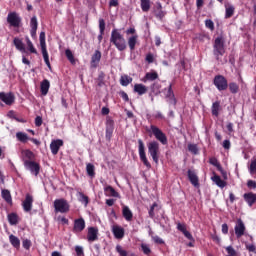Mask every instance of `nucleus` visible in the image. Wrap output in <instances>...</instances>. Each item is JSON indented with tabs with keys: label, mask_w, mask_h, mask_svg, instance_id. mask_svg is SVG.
<instances>
[{
	"label": "nucleus",
	"mask_w": 256,
	"mask_h": 256,
	"mask_svg": "<svg viewBox=\"0 0 256 256\" xmlns=\"http://www.w3.org/2000/svg\"><path fill=\"white\" fill-rule=\"evenodd\" d=\"M249 171L250 174L254 175L256 177V158L251 161L250 166H249Z\"/></svg>",
	"instance_id": "obj_45"
},
{
	"label": "nucleus",
	"mask_w": 256,
	"mask_h": 256,
	"mask_svg": "<svg viewBox=\"0 0 256 256\" xmlns=\"http://www.w3.org/2000/svg\"><path fill=\"white\" fill-rule=\"evenodd\" d=\"M99 29L100 33L104 35L105 33V20L104 19H99Z\"/></svg>",
	"instance_id": "obj_53"
},
{
	"label": "nucleus",
	"mask_w": 256,
	"mask_h": 256,
	"mask_svg": "<svg viewBox=\"0 0 256 256\" xmlns=\"http://www.w3.org/2000/svg\"><path fill=\"white\" fill-rule=\"evenodd\" d=\"M229 89H230V92L231 93H238L239 92V85H237V83H235V82H231L230 84H229Z\"/></svg>",
	"instance_id": "obj_46"
},
{
	"label": "nucleus",
	"mask_w": 256,
	"mask_h": 256,
	"mask_svg": "<svg viewBox=\"0 0 256 256\" xmlns=\"http://www.w3.org/2000/svg\"><path fill=\"white\" fill-rule=\"evenodd\" d=\"M21 21V16H19L17 12H10L7 16V23L9 24V27L19 29V27H21Z\"/></svg>",
	"instance_id": "obj_7"
},
{
	"label": "nucleus",
	"mask_w": 256,
	"mask_h": 256,
	"mask_svg": "<svg viewBox=\"0 0 256 256\" xmlns=\"http://www.w3.org/2000/svg\"><path fill=\"white\" fill-rule=\"evenodd\" d=\"M141 9L144 13H147L151 9V0H140Z\"/></svg>",
	"instance_id": "obj_36"
},
{
	"label": "nucleus",
	"mask_w": 256,
	"mask_h": 256,
	"mask_svg": "<svg viewBox=\"0 0 256 256\" xmlns=\"http://www.w3.org/2000/svg\"><path fill=\"white\" fill-rule=\"evenodd\" d=\"M137 39H138L137 35H134L128 39V45L131 51L135 50V45H137Z\"/></svg>",
	"instance_id": "obj_40"
},
{
	"label": "nucleus",
	"mask_w": 256,
	"mask_h": 256,
	"mask_svg": "<svg viewBox=\"0 0 256 256\" xmlns=\"http://www.w3.org/2000/svg\"><path fill=\"white\" fill-rule=\"evenodd\" d=\"M205 25L207 29H210V31H213L215 29V24L212 22V20H206Z\"/></svg>",
	"instance_id": "obj_54"
},
{
	"label": "nucleus",
	"mask_w": 256,
	"mask_h": 256,
	"mask_svg": "<svg viewBox=\"0 0 256 256\" xmlns=\"http://www.w3.org/2000/svg\"><path fill=\"white\" fill-rule=\"evenodd\" d=\"M158 207V205H157V203H154L151 207H150V210H149V217L151 218V219H153V217H155V208H157Z\"/></svg>",
	"instance_id": "obj_52"
},
{
	"label": "nucleus",
	"mask_w": 256,
	"mask_h": 256,
	"mask_svg": "<svg viewBox=\"0 0 256 256\" xmlns=\"http://www.w3.org/2000/svg\"><path fill=\"white\" fill-rule=\"evenodd\" d=\"M85 229V220L83 218L76 219L74 221V233H81Z\"/></svg>",
	"instance_id": "obj_18"
},
{
	"label": "nucleus",
	"mask_w": 256,
	"mask_h": 256,
	"mask_svg": "<svg viewBox=\"0 0 256 256\" xmlns=\"http://www.w3.org/2000/svg\"><path fill=\"white\" fill-rule=\"evenodd\" d=\"M222 233H224V235L229 233V226L227 224H222Z\"/></svg>",
	"instance_id": "obj_63"
},
{
	"label": "nucleus",
	"mask_w": 256,
	"mask_h": 256,
	"mask_svg": "<svg viewBox=\"0 0 256 256\" xmlns=\"http://www.w3.org/2000/svg\"><path fill=\"white\" fill-rule=\"evenodd\" d=\"M99 230L95 227H90L88 229V235H87V240L90 243H93V241H97V239H99Z\"/></svg>",
	"instance_id": "obj_17"
},
{
	"label": "nucleus",
	"mask_w": 256,
	"mask_h": 256,
	"mask_svg": "<svg viewBox=\"0 0 256 256\" xmlns=\"http://www.w3.org/2000/svg\"><path fill=\"white\" fill-rule=\"evenodd\" d=\"M76 255L77 256H83L85 253L83 252V246H76L75 247Z\"/></svg>",
	"instance_id": "obj_55"
},
{
	"label": "nucleus",
	"mask_w": 256,
	"mask_h": 256,
	"mask_svg": "<svg viewBox=\"0 0 256 256\" xmlns=\"http://www.w3.org/2000/svg\"><path fill=\"white\" fill-rule=\"evenodd\" d=\"M110 43L118 49V51H125L127 49V41L118 29H113L111 32Z\"/></svg>",
	"instance_id": "obj_1"
},
{
	"label": "nucleus",
	"mask_w": 256,
	"mask_h": 256,
	"mask_svg": "<svg viewBox=\"0 0 256 256\" xmlns=\"http://www.w3.org/2000/svg\"><path fill=\"white\" fill-rule=\"evenodd\" d=\"M61 147H63V140H61V139L53 140L50 144V150H51L52 155H57V153H59V149H61Z\"/></svg>",
	"instance_id": "obj_15"
},
{
	"label": "nucleus",
	"mask_w": 256,
	"mask_h": 256,
	"mask_svg": "<svg viewBox=\"0 0 256 256\" xmlns=\"http://www.w3.org/2000/svg\"><path fill=\"white\" fill-rule=\"evenodd\" d=\"M24 167L25 169H27V171H30L32 175H35V177H37V175H39V172L41 171V166L39 165V163L31 160H26L24 162Z\"/></svg>",
	"instance_id": "obj_9"
},
{
	"label": "nucleus",
	"mask_w": 256,
	"mask_h": 256,
	"mask_svg": "<svg viewBox=\"0 0 256 256\" xmlns=\"http://www.w3.org/2000/svg\"><path fill=\"white\" fill-rule=\"evenodd\" d=\"M22 206H23V210L26 213H29V211L33 209V196H31L30 194H27L25 197V200L22 203Z\"/></svg>",
	"instance_id": "obj_16"
},
{
	"label": "nucleus",
	"mask_w": 256,
	"mask_h": 256,
	"mask_svg": "<svg viewBox=\"0 0 256 256\" xmlns=\"http://www.w3.org/2000/svg\"><path fill=\"white\" fill-rule=\"evenodd\" d=\"M116 251L119 253L120 256H127V251L123 249V246L117 245L116 246Z\"/></svg>",
	"instance_id": "obj_49"
},
{
	"label": "nucleus",
	"mask_w": 256,
	"mask_h": 256,
	"mask_svg": "<svg viewBox=\"0 0 256 256\" xmlns=\"http://www.w3.org/2000/svg\"><path fill=\"white\" fill-rule=\"evenodd\" d=\"M8 221H9L10 225H17V223H18L17 214H15V213L9 214Z\"/></svg>",
	"instance_id": "obj_44"
},
{
	"label": "nucleus",
	"mask_w": 256,
	"mask_h": 256,
	"mask_svg": "<svg viewBox=\"0 0 256 256\" xmlns=\"http://www.w3.org/2000/svg\"><path fill=\"white\" fill-rule=\"evenodd\" d=\"M35 125L36 127H41V125H43V118L41 116L35 118Z\"/></svg>",
	"instance_id": "obj_58"
},
{
	"label": "nucleus",
	"mask_w": 256,
	"mask_h": 256,
	"mask_svg": "<svg viewBox=\"0 0 256 256\" xmlns=\"http://www.w3.org/2000/svg\"><path fill=\"white\" fill-rule=\"evenodd\" d=\"M188 179L194 187H199V177L195 170H188Z\"/></svg>",
	"instance_id": "obj_20"
},
{
	"label": "nucleus",
	"mask_w": 256,
	"mask_h": 256,
	"mask_svg": "<svg viewBox=\"0 0 256 256\" xmlns=\"http://www.w3.org/2000/svg\"><path fill=\"white\" fill-rule=\"evenodd\" d=\"M211 111L214 117H219V112L221 111V102L220 101L214 102L212 104Z\"/></svg>",
	"instance_id": "obj_27"
},
{
	"label": "nucleus",
	"mask_w": 256,
	"mask_h": 256,
	"mask_svg": "<svg viewBox=\"0 0 256 256\" xmlns=\"http://www.w3.org/2000/svg\"><path fill=\"white\" fill-rule=\"evenodd\" d=\"M138 151H139V157L142 163H144L145 167L148 169H151V163H149V160L147 159V155L145 154V144L143 143V140H138Z\"/></svg>",
	"instance_id": "obj_8"
},
{
	"label": "nucleus",
	"mask_w": 256,
	"mask_h": 256,
	"mask_svg": "<svg viewBox=\"0 0 256 256\" xmlns=\"http://www.w3.org/2000/svg\"><path fill=\"white\" fill-rule=\"evenodd\" d=\"M148 153L152 157L154 163H159V142L152 141L148 143Z\"/></svg>",
	"instance_id": "obj_6"
},
{
	"label": "nucleus",
	"mask_w": 256,
	"mask_h": 256,
	"mask_svg": "<svg viewBox=\"0 0 256 256\" xmlns=\"http://www.w3.org/2000/svg\"><path fill=\"white\" fill-rule=\"evenodd\" d=\"M25 39L30 53H34V55H37V49H35V46H33V42H31V39H29L28 36H26Z\"/></svg>",
	"instance_id": "obj_41"
},
{
	"label": "nucleus",
	"mask_w": 256,
	"mask_h": 256,
	"mask_svg": "<svg viewBox=\"0 0 256 256\" xmlns=\"http://www.w3.org/2000/svg\"><path fill=\"white\" fill-rule=\"evenodd\" d=\"M104 193L106 197H116V199H121V194H119V192H116L115 188H113L112 186L108 185L104 187Z\"/></svg>",
	"instance_id": "obj_19"
},
{
	"label": "nucleus",
	"mask_w": 256,
	"mask_h": 256,
	"mask_svg": "<svg viewBox=\"0 0 256 256\" xmlns=\"http://www.w3.org/2000/svg\"><path fill=\"white\" fill-rule=\"evenodd\" d=\"M141 249L144 255H149L151 253V248L147 244H141Z\"/></svg>",
	"instance_id": "obj_50"
},
{
	"label": "nucleus",
	"mask_w": 256,
	"mask_h": 256,
	"mask_svg": "<svg viewBox=\"0 0 256 256\" xmlns=\"http://www.w3.org/2000/svg\"><path fill=\"white\" fill-rule=\"evenodd\" d=\"M13 44L15 45L16 49L20 51L21 53H25V44H23V41L19 38H14Z\"/></svg>",
	"instance_id": "obj_28"
},
{
	"label": "nucleus",
	"mask_w": 256,
	"mask_h": 256,
	"mask_svg": "<svg viewBox=\"0 0 256 256\" xmlns=\"http://www.w3.org/2000/svg\"><path fill=\"white\" fill-rule=\"evenodd\" d=\"M244 200L248 203L249 207H253L254 203H256V194L253 192L245 193Z\"/></svg>",
	"instance_id": "obj_22"
},
{
	"label": "nucleus",
	"mask_w": 256,
	"mask_h": 256,
	"mask_svg": "<svg viewBox=\"0 0 256 256\" xmlns=\"http://www.w3.org/2000/svg\"><path fill=\"white\" fill-rule=\"evenodd\" d=\"M16 139H18V141H20V143H27V141H29V136L27 135V133L17 132Z\"/></svg>",
	"instance_id": "obj_34"
},
{
	"label": "nucleus",
	"mask_w": 256,
	"mask_h": 256,
	"mask_svg": "<svg viewBox=\"0 0 256 256\" xmlns=\"http://www.w3.org/2000/svg\"><path fill=\"white\" fill-rule=\"evenodd\" d=\"M147 131L148 133L153 134L155 139H157V141H160L162 145H167V135H165V133H163V131L159 129V127L151 125L150 129H147Z\"/></svg>",
	"instance_id": "obj_3"
},
{
	"label": "nucleus",
	"mask_w": 256,
	"mask_h": 256,
	"mask_svg": "<svg viewBox=\"0 0 256 256\" xmlns=\"http://www.w3.org/2000/svg\"><path fill=\"white\" fill-rule=\"evenodd\" d=\"M246 249L250 251V253H255L256 247L253 244H246Z\"/></svg>",
	"instance_id": "obj_59"
},
{
	"label": "nucleus",
	"mask_w": 256,
	"mask_h": 256,
	"mask_svg": "<svg viewBox=\"0 0 256 256\" xmlns=\"http://www.w3.org/2000/svg\"><path fill=\"white\" fill-rule=\"evenodd\" d=\"M54 209L55 213H69V202L63 198L56 199L54 201Z\"/></svg>",
	"instance_id": "obj_5"
},
{
	"label": "nucleus",
	"mask_w": 256,
	"mask_h": 256,
	"mask_svg": "<svg viewBox=\"0 0 256 256\" xmlns=\"http://www.w3.org/2000/svg\"><path fill=\"white\" fill-rule=\"evenodd\" d=\"M248 189H256V181L255 180H248L247 181Z\"/></svg>",
	"instance_id": "obj_57"
},
{
	"label": "nucleus",
	"mask_w": 256,
	"mask_h": 256,
	"mask_svg": "<svg viewBox=\"0 0 256 256\" xmlns=\"http://www.w3.org/2000/svg\"><path fill=\"white\" fill-rule=\"evenodd\" d=\"M22 246L24 247V249H31V240L29 239L23 240Z\"/></svg>",
	"instance_id": "obj_56"
},
{
	"label": "nucleus",
	"mask_w": 256,
	"mask_h": 256,
	"mask_svg": "<svg viewBox=\"0 0 256 256\" xmlns=\"http://www.w3.org/2000/svg\"><path fill=\"white\" fill-rule=\"evenodd\" d=\"M214 85L218 89V91H225V89L229 87L227 79L222 75H218L214 78Z\"/></svg>",
	"instance_id": "obj_11"
},
{
	"label": "nucleus",
	"mask_w": 256,
	"mask_h": 256,
	"mask_svg": "<svg viewBox=\"0 0 256 256\" xmlns=\"http://www.w3.org/2000/svg\"><path fill=\"white\" fill-rule=\"evenodd\" d=\"M183 235L186 237V239H189V241H193V235H191L189 231H184Z\"/></svg>",
	"instance_id": "obj_62"
},
{
	"label": "nucleus",
	"mask_w": 256,
	"mask_h": 256,
	"mask_svg": "<svg viewBox=\"0 0 256 256\" xmlns=\"http://www.w3.org/2000/svg\"><path fill=\"white\" fill-rule=\"evenodd\" d=\"M132 82H133V78H131L130 76L124 75V76H121L120 78V84L123 87H127V85H129V83H132Z\"/></svg>",
	"instance_id": "obj_39"
},
{
	"label": "nucleus",
	"mask_w": 256,
	"mask_h": 256,
	"mask_svg": "<svg viewBox=\"0 0 256 256\" xmlns=\"http://www.w3.org/2000/svg\"><path fill=\"white\" fill-rule=\"evenodd\" d=\"M39 38L44 63H46L48 69H51V62H49V52H47V44L45 43V32H41Z\"/></svg>",
	"instance_id": "obj_4"
},
{
	"label": "nucleus",
	"mask_w": 256,
	"mask_h": 256,
	"mask_svg": "<svg viewBox=\"0 0 256 256\" xmlns=\"http://www.w3.org/2000/svg\"><path fill=\"white\" fill-rule=\"evenodd\" d=\"M115 129L113 120H108L106 123V139H111L113 130Z\"/></svg>",
	"instance_id": "obj_23"
},
{
	"label": "nucleus",
	"mask_w": 256,
	"mask_h": 256,
	"mask_svg": "<svg viewBox=\"0 0 256 256\" xmlns=\"http://www.w3.org/2000/svg\"><path fill=\"white\" fill-rule=\"evenodd\" d=\"M234 231L237 239H241V237L245 235L246 228H245V223H243V220L241 219L237 220V223L234 227Z\"/></svg>",
	"instance_id": "obj_12"
},
{
	"label": "nucleus",
	"mask_w": 256,
	"mask_h": 256,
	"mask_svg": "<svg viewBox=\"0 0 256 256\" xmlns=\"http://www.w3.org/2000/svg\"><path fill=\"white\" fill-rule=\"evenodd\" d=\"M122 215L127 221H133V212L129 209V206H123Z\"/></svg>",
	"instance_id": "obj_25"
},
{
	"label": "nucleus",
	"mask_w": 256,
	"mask_h": 256,
	"mask_svg": "<svg viewBox=\"0 0 256 256\" xmlns=\"http://www.w3.org/2000/svg\"><path fill=\"white\" fill-rule=\"evenodd\" d=\"M162 9H163V6H161V3H157L155 15L158 19H163V17H165L166 15V13Z\"/></svg>",
	"instance_id": "obj_32"
},
{
	"label": "nucleus",
	"mask_w": 256,
	"mask_h": 256,
	"mask_svg": "<svg viewBox=\"0 0 256 256\" xmlns=\"http://www.w3.org/2000/svg\"><path fill=\"white\" fill-rule=\"evenodd\" d=\"M188 151H190V153H193L194 155H197V153H199V150L197 149V145L195 144H189Z\"/></svg>",
	"instance_id": "obj_48"
},
{
	"label": "nucleus",
	"mask_w": 256,
	"mask_h": 256,
	"mask_svg": "<svg viewBox=\"0 0 256 256\" xmlns=\"http://www.w3.org/2000/svg\"><path fill=\"white\" fill-rule=\"evenodd\" d=\"M78 201L84 205V207H87L89 205V197L83 194V192H78Z\"/></svg>",
	"instance_id": "obj_33"
},
{
	"label": "nucleus",
	"mask_w": 256,
	"mask_h": 256,
	"mask_svg": "<svg viewBox=\"0 0 256 256\" xmlns=\"http://www.w3.org/2000/svg\"><path fill=\"white\" fill-rule=\"evenodd\" d=\"M2 199L6 201V203H13V199L11 198V192L9 190H2Z\"/></svg>",
	"instance_id": "obj_37"
},
{
	"label": "nucleus",
	"mask_w": 256,
	"mask_h": 256,
	"mask_svg": "<svg viewBox=\"0 0 256 256\" xmlns=\"http://www.w3.org/2000/svg\"><path fill=\"white\" fill-rule=\"evenodd\" d=\"M65 55H66L68 61H70V63H72V65H75V56L73 55V52H71L70 49H67L65 51Z\"/></svg>",
	"instance_id": "obj_43"
},
{
	"label": "nucleus",
	"mask_w": 256,
	"mask_h": 256,
	"mask_svg": "<svg viewBox=\"0 0 256 256\" xmlns=\"http://www.w3.org/2000/svg\"><path fill=\"white\" fill-rule=\"evenodd\" d=\"M212 181L217 185V187H220V189H223L227 185V182L223 181L221 177L217 175L212 177Z\"/></svg>",
	"instance_id": "obj_30"
},
{
	"label": "nucleus",
	"mask_w": 256,
	"mask_h": 256,
	"mask_svg": "<svg viewBox=\"0 0 256 256\" xmlns=\"http://www.w3.org/2000/svg\"><path fill=\"white\" fill-rule=\"evenodd\" d=\"M9 241L11 245L14 246L16 249H19V247H21V240H19L15 235L11 234L9 236Z\"/></svg>",
	"instance_id": "obj_31"
},
{
	"label": "nucleus",
	"mask_w": 256,
	"mask_h": 256,
	"mask_svg": "<svg viewBox=\"0 0 256 256\" xmlns=\"http://www.w3.org/2000/svg\"><path fill=\"white\" fill-rule=\"evenodd\" d=\"M146 61H147V63H153V61H154L153 54H151V53L147 54Z\"/></svg>",
	"instance_id": "obj_64"
},
{
	"label": "nucleus",
	"mask_w": 256,
	"mask_h": 256,
	"mask_svg": "<svg viewBox=\"0 0 256 256\" xmlns=\"http://www.w3.org/2000/svg\"><path fill=\"white\" fill-rule=\"evenodd\" d=\"M234 13H235V6L233 5L226 6L225 19H230V17H233Z\"/></svg>",
	"instance_id": "obj_38"
},
{
	"label": "nucleus",
	"mask_w": 256,
	"mask_h": 256,
	"mask_svg": "<svg viewBox=\"0 0 256 256\" xmlns=\"http://www.w3.org/2000/svg\"><path fill=\"white\" fill-rule=\"evenodd\" d=\"M100 61H101V51L96 50L91 57V67L93 69H96V67H97V65H99Z\"/></svg>",
	"instance_id": "obj_21"
},
{
	"label": "nucleus",
	"mask_w": 256,
	"mask_h": 256,
	"mask_svg": "<svg viewBox=\"0 0 256 256\" xmlns=\"http://www.w3.org/2000/svg\"><path fill=\"white\" fill-rule=\"evenodd\" d=\"M163 93L165 95L167 103L175 107L177 105V98H175V93L173 92V84H170L168 89H164Z\"/></svg>",
	"instance_id": "obj_10"
},
{
	"label": "nucleus",
	"mask_w": 256,
	"mask_h": 256,
	"mask_svg": "<svg viewBox=\"0 0 256 256\" xmlns=\"http://www.w3.org/2000/svg\"><path fill=\"white\" fill-rule=\"evenodd\" d=\"M211 165H214V167H217L219 171H223V168H221V164H219V161H217L215 158L210 159Z\"/></svg>",
	"instance_id": "obj_51"
},
{
	"label": "nucleus",
	"mask_w": 256,
	"mask_h": 256,
	"mask_svg": "<svg viewBox=\"0 0 256 256\" xmlns=\"http://www.w3.org/2000/svg\"><path fill=\"white\" fill-rule=\"evenodd\" d=\"M213 55L216 58V61H221V57L225 55V39L223 36H219L215 39L213 45Z\"/></svg>",
	"instance_id": "obj_2"
},
{
	"label": "nucleus",
	"mask_w": 256,
	"mask_h": 256,
	"mask_svg": "<svg viewBox=\"0 0 256 256\" xmlns=\"http://www.w3.org/2000/svg\"><path fill=\"white\" fill-rule=\"evenodd\" d=\"M151 92L154 95H159V93H161V83L159 82H154L151 86H150Z\"/></svg>",
	"instance_id": "obj_35"
},
{
	"label": "nucleus",
	"mask_w": 256,
	"mask_h": 256,
	"mask_svg": "<svg viewBox=\"0 0 256 256\" xmlns=\"http://www.w3.org/2000/svg\"><path fill=\"white\" fill-rule=\"evenodd\" d=\"M39 23L37 22V16H34L30 20V27L31 29H37Z\"/></svg>",
	"instance_id": "obj_47"
},
{
	"label": "nucleus",
	"mask_w": 256,
	"mask_h": 256,
	"mask_svg": "<svg viewBox=\"0 0 256 256\" xmlns=\"http://www.w3.org/2000/svg\"><path fill=\"white\" fill-rule=\"evenodd\" d=\"M177 229L178 231H181V233H183L184 231H187V227L185 226V224H181V223L177 224Z\"/></svg>",
	"instance_id": "obj_60"
},
{
	"label": "nucleus",
	"mask_w": 256,
	"mask_h": 256,
	"mask_svg": "<svg viewBox=\"0 0 256 256\" xmlns=\"http://www.w3.org/2000/svg\"><path fill=\"white\" fill-rule=\"evenodd\" d=\"M49 87H51V83L49 80L45 79L40 84V91L42 95H47L49 93Z\"/></svg>",
	"instance_id": "obj_24"
},
{
	"label": "nucleus",
	"mask_w": 256,
	"mask_h": 256,
	"mask_svg": "<svg viewBox=\"0 0 256 256\" xmlns=\"http://www.w3.org/2000/svg\"><path fill=\"white\" fill-rule=\"evenodd\" d=\"M223 148H224V149H231V141H229V140H224V141H223Z\"/></svg>",
	"instance_id": "obj_61"
},
{
	"label": "nucleus",
	"mask_w": 256,
	"mask_h": 256,
	"mask_svg": "<svg viewBox=\"0 0 256 256\" xmlns=\"http://www.w3.org/2000/svg\"><path fill=\"white\" fill-rule=\"evenodd\" d=\"M111 231L115 239H123L125 237V229L119 225H112Z\"/></svg>",
	"instance_id": "obj_14"
},
{
	"label": "nucleus",
	"mask_w": 256,
	"mask_h": 256,
	"mask_svg": "<svg viewBox=\"0 0 256 256\" xmlns=\"http://www.w3.org/2000/svg\"><path fill=\"white\" fill-rule=\"evenodd\" d=\"M0 101H3L5 105H13L15 103V95L13 93L0 92Z\"/></svg>",
	"instance_id": "obj_13"
},
{
	"label": "nucleus",
	"mask_w": 256,
	"mask_h": 256,
	"mask_svg": "<svg viewBox=\"0 0 256 256\" xmlns=\"http://www.w3.org/2000/svg\"><path fill=\"white\" fill-rule=\"evenodd\" d=\"M157 79H159V74H157V72H147L145 77L143 78V82L147 83V81H155Z\"/></svg>",
	"instance_id": "obj_26"
},
{
	"label": "nucleus",
	"mask_w": 256,
	"mask_h": 256,
	"mask_svg": "<svg viewBox=\"0 0 256 256\" xmlns=\"http://www.w3.org/2000/svg\"><path fill=\"white\" fill-rule=\"evenodd\" d=\"M86 171L89 177H95V166L93 164L88 163L86 165Z\"/></svg>",
	"instance_id": "obj_42"
},
{
	"label": "nucleus",
	"mask_w": 256,
	"mask_h": 256,
	"mask_svg": "<svg viewBox=\"0 0 256 256\" xmlns=\"http://www.w3.org/2000/svg\"><path fill=\"white\" fill-rule=\"evenodd\" d=\"M134 93H138V95H145V93H147V86L143 84H135Z\"/></svg>",
	"instance_id": "obj_29"
}]
</instances>
